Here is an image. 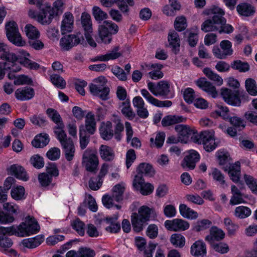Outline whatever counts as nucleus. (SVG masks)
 <instances>
[{"label":"nucleus","instance_id":"28","mask_svg":"<svg viewBox=\"0 0 257 257\" xmlns=\"http://www.w3.org/2000/svg\"><path fill=\"white\" fill-rule=\"evenodd\" d=\"M131 222L133 230L139 232L142 231L146 225V221L139 216L137 213H133L131 215Z\"/></svg>","mask_w":257,"mask_h":257},{"label":"nucleus","instance_id":"30","mask_svg":"<svg viewBox=\"0 0 257 257\" xmlns=\"http://www.w3.org/2000/svg\"><path fill=\"white\" fill-rule=\"evenodd\" d=\"M186 118L182 116L169 115L165 116L162 120L163 126H169L180 122H185Z\"/></svg>","mask_w":257,"mask_h":257},{"label":"nucleus","instance_id":"27","mask_svg":"<svg viewBox=\"0 0 257 257\" xmlns=\"http://www.w3.org/2000/svg\"><path fill=\"white\" fill-rule=\"evenodd\" d=\"M99 152L101 158L105 161H111L114 158L113 149L108 146L101 145L99 147Z\"/></svg>","mask_w":257,"mask_h":257},{"label":"nucleus","instance_id":"29","mask_svg":"<svg viewBox=\"0 0 257 257\" xmlns=\"http://www.w3.org/2000/svg\"><path fill=\"white\" fill-rule=\"evenodd\" d=\"M121 108V112L126 118L132 120L135 117V113L131 106L130 100L128 99L122 102L119 105Z\"/></svg>","mask_w":257,"mask_h":257},{"label":"nucleus","instance_id":"42","mask_svg":"<svg viewBox=\"0 0 257 257\" xmlns=\"http://www.w3.org/2000/svg\"><path fill=\"white\" fill-rule=\"evenodd\" d=\"M42 241L43 238L38 236L35 238L23 239L21 244L27 248H34L38 246Z\"/></svg>","mask_w":257,"mask_h":257},{"label":"nucleus","instance_id":"25","mask_svg":"<svg viewBox=\"0 0 257 257\" xmlns=\"http://www.w3.org/2000/svg\"><path fill=\"white\" fill-rule=\"evenodd\" d=\"M112 128V122L110 121H107L102 125L100 128V134L103 139L109 140L114 136Z\"/></svg>","mask_w":257,"mask_h":257},{"label":"nucleus","instance_id":"31","mask_svg":"<svg viewBox=\"0 0 257 257\" xmlns=\"http://www.w3.org/2000/svg\"><path fill=\"white\" fill-rule=\"evenodd\" d=\"M214 133L213 131H205L201 132L199 135H195L193 138V141L199 144H205L214 136Z\"/></svg>","mask_w":257,"mask_h":257},{"label":"nucleus","instance_id":"46","mask_svg":"<svg viewBox=\"0 0 257 257\" xmlns=\"http://www.w3.org/2000/svg\"><path fill=\"white\" fill-rule=\"evenodd\" d=\"M25 32L28 38L31 40L38 39L40 35L38 29L31 24H27L26 25Z\"/></svg>","mask_w":257,"mask_h":257},{"label":"nucleus","instance_id":"62","mask_svg":"<svg viewBox=\"0 0 257 257\" xmlns=\"http://www.w3.org/2000/svg\"><path fill=\"white\" fill-rule=\"evenodd\" d=\"M187 26L186 19L184 16L177 17L174 22V27L178 31L184 30Z\"/></svg>","mask_w":257,"mask_h":257},{"label":"nucleus","instance_id":"38","mask_svg":"<svg viewBox=\"0 0 257 257\" xmlns=\"http://www.w3.org/2000/svg\"><path fill=\"white\" fill-rule=\"evenodd\" d=\"M0 59L5 61L15 59V54L11 53L7 45L2 42H0Z\"/></svg>","mask_w":257,"mask_h":257},{"label":"nucleus","instance_id":"16","mask_svg":"<svg viewBox=\"0 0 257 257\" xmlns=\"http://www.w3.org/2000/svg\"><path fill=\"white\" fill-rule=\"evenodd\" d=\"M199 159V155L198 153L193 150L190 151L184 158L182 166L183 168H187L192 170L195 168V164Z\"/></svg>","mask_w":257,"mask_h":257},{"label":"nucleus","instance_id":"5","mask_svg":"<svg viewBox=\"0 0 257 257\" xmlns=\"http://www.w3.org/2000/svg\"><path fill=\"white\" fill-rule=\"evenodd\" d=\"M6 35L8 40L16 46L21 47L26 44L25 40L19 32L18 25L14 21H10L6 25Z\"/></svg>","mask_w":257,"mask_h":257},{"label":"nucleus","instance_id":"60","mask_svg":"<svg viewBox=\"0 0 257 257\" xmlns=\"http://www.w3.org/2000/svg\"><path fill=\"white\" fill-rule=\"evenodd\" d=\"M73 228L80 235L85 234V224L79 218H76L72 223Z\"/></svg>","mask_w":257,"mask_h":257},{"label":"nucleus","instance_id":"37","mask_svg":"<svg viewBox=\"0 0 257 257\" xmlns=\"http://www.w3.org/2000/svg\"><path fill=\"white\" fill-rule=\"evenodd\" d=\"M64 128V123H60L58 126H55L54 128V133L61 145H63V143H65L68 140H71V138L67 137Z\"/></svg>","mask_w":257,"mask_h":257},{"label":"nucleus","instance_id":"2","mask_svg":"<svg viewBox=\"0 0 257 257\" xmlns=\"http://www.w3.org/2000/svg\"><path fill=\"white\" fill-rule=\"evenodd\" d=\"M99 159L97 151L92 149L85 150L82 155V165L89 172L95 173L98 170Z\"/></svg>","mask_w":257,"mask_h":257},{"label":"nucleus","instance_id":"26","mask_svg":"<svg viewBox=\"0 0 257 257\" xmlns=\"http://www.w3.org/2000/svg\"><path fill=\"white\" fill-rule=\"evenodd\" d=\"M118 219V214H114L112 217H107L106 218V222L109 225L106 227V230L110 233H117L120 230V225L117 221Z\"/></svg>","mask_w":257,"mask_h":257},{"label":"nucleus","instance_id":"40","mask_svg":"<svg viewBox=\"0 0 257 257\" xmlns=\"http://www.w3.org/2000/svg\"><path fill=\"white\" fill-rule=\"evenodd\" d=\"M49 142V136L47 134H40L36 136L32 142V145L35 148H43Z\"/></svg>","mask_w":257,"mask_h":257},{"label":"nucleus","instance_id":"64","mask_svg":"<svg viewBox=\"0 0 257 257\" xmlns=\"http://www.w3.org/2000/svg\"><path fill=\"white\" fill-rule=\"evenodd\" d=\"M217 156L220 165L223 167H227L231 165L229 155L227 153L219 152L218 153Z\"/></svg>","mask_w":257,"mask_h":257},{"label":"nucleus","instance_id":"53","mask_svg":"<svg viewBox=\"0 0 257 257\" xmlns=\"http://www.w3.org/2000/svg\"><path fill=\"white\" fill-rule=\"evenodd\" d=\"M154 212V210L152 208L147 206H142L139 208L138 214L139 217L147 221L149 220L151 215L153 214Z\"/></svg>","mask_w":257,"mask_h":257},{"label":"nucleus","instance_id":"12","mask_svg":"<svg viewBox=\"0 0 257 257\" xmlns=\"http://www.w3.org/2000/svg\"><path fill=\"white\" fill-rule=\"evenodd\" d=\"M9 174L15 176L17 179L26 181L29 176L25 169L21 165L13 164L7 169Z\"/></svg>","mask_w":257,"mask_h":257},{"label":"nucleus","instance_id":"22","mask_svg":"<svg viewBox=\"0 0 257 257\" xmlns=\"http://www.w3.org/2000/svg\"><path fill=\"white\" fill-rule=\"evenodd\" d=\"M119 46H115L111 50L109 51L106 54L97 56L95 57V61H108L119 58L121 53L119 51Z\"/></svg>","mask_w":257,"mask_h":257},{"label":"nucleus","instance_id":"43","mask_svg":"<svg viewBox=\"0 0 257 257\" xmlns=\"http://www.w3.org/2000/svg\"><path fill=\"white\" fill-rule=\"evenodd\" d=\"M212 222L208 219H203L197 221L193 225L192 229L196 232L204 231L209 228Z\"/></svg>","mask_w":257,"mask_h":257},{"label":"nucleus","instance_id":"50","mask_svg":"<svg viewBox=\"0 0 257 257\" xmlns=\"http://www.w3.org/2000/svg\"><path fill=\"white\" fill-rule=\"evenodd\" d=\"M165 138V134L164 132L158 133L155 139L153 138L150 139L151 147L160 148L162 147Z\"/></svg>","mask_w":257,"mask_h":257},{"label":"nucleus","instance_id":"8","mask_svg":"<svg viewBox=\"0 0 257 257\" xmlns=\"http://www.w3.org/2000/svg\"><path fill=\"white\" fill-rule=\"evenodd\" d=\"M40 7L39 13L37 14V21L42 25L50 24L55 17L50 9V5H43Z\"/></svg>","mask_w":257,"mask_h":257},{"label":"nucleus","instance_id":"39","mask_svg":"<svg viewBox=\"0 0 257 257\" xmlns=\"http://www.w3.org/2000/svg\"><path fill=\"white\" fill-rule=\"evenodd\" d=\"M100 2L103 6L107 8L111 7L114 3L117 2L118 7L122 12H127L128 11L127 6L121 0H100Z\"/></svg>","mask_w":257,"mask_h":257},{"label":"nucleus","instance_id":"59","mask_svg":"<svg viewBox=\"0 0 257 257\" xmlns=\"http://www.w3.org/2000/svg\"><path fill=\"white\" fill-rule=\"evenodd\" d=\"M25 192V188L23 187L18 186L11 190V196L16 200H20L24 198Z\"/></svg>","mask_w":257,"mask_h":257},{"label":"nucleus","instance_id":"3","mask_svg":"<svg viewBox=\"0 0 257 257\" xmlns=\"http://www.w3.org/2000/svg\"><path fill=\"white\" fill-rule=\"evenodd\" d=\"M106 82L107 80L104 76H101L95 78L89 86L90 92L102 100H107L108 98L109 88L106 86Z\"/></svg>","mask_w":257,"mask_h":257},{"label":"nucleus","instance_id":"7","mask_svg":"<svg viewBox=\"0 0 257 257\" xmlns=\"http://www.w3.org/2000/svg\"><path fill=\"white\" fill-rule=\"evenodd\" d=\"M164 224L168 230L173 231H184L190 226L188 221L179 218L166 220Z\"/></svg>","mask_w":257,"mask_h":257},{"label":"nucleus","instance_id":"4","mask_svg":"<svg viewBox=\"0 0 257 257\" xmlns=\"http://www.w3.org/2000/svg\"><path fill=\"white\" fill-rule=\"evenodd\" d=\"M99 37L102 42L109 44L112 40V34H116L118 26L111 21H104L98 28Z\"/></svg>","mask_w":257,"mask_h":257},{"label":"nucleus","instance_id":"36","mask_svg":"<svg viewBox=\"0 0 257 257\" xmlns=\"http://www.w3.org/2000/svg\"><path fill=\"white\" fill-rule=\"evenodd\" d=\"M149 67V69H153V70L148 73L149 77L151 79L157 80L160 78H162L163 77V73L161 71L163 68L162 65L155 63L152 64Z\"/></svg>","mask_w":257,"mask_h":257},{"label":"nucleus","instance_id":"61","mask_svg":"<svg viewBox=\"0 0 257 257\" xmlns=\"http://www.w3.org/2000/svg\"><path fill=\"white\" fill-rule=\"evenodd\" d=\"M31 164L35 168L41 169L44 166V161L43 157L39 155H34L30 159Z\"/></svg>","mask_w":257,"mask_h":257},{"label":"nucleus","instance_id":"49","mask_svg":"<svg viewBox=\"0 0 257 257\" xmlns=\"http://www.w3.org/2000/svg\"><path fill=\"white\" fill-rule=\"evenodd\" d=\"M204 74L211 80L214 82L217 85L220 86L223 83V79L217 74L214 73L211 70L208 68L203 70Z\"/></svg>","mask_w":257,"mask_h":257},{"label":"nucleus","instance_id":"32","mask_svg":"<svg viewBox=\"0 0 257 257\" xmlns=\"http://www.w3.org/2000/svg\"><path fill=\"white\" fill-rule=\"evenodd\" d=\"M179 211L181 215L186 218L195 219L198 216V214L196 211L191 209L184 204H181L180 205Z\"/></svg>","mask_w":257,"mask_h":257},{"label":"nucleus","instance_id":"6","mask_svg":"<svg viewBox=\"0 0 257 257\" xmlns=\"http://www.w3.org/2000/svg\"><path fill=\"white\" fill-rule=\"evenodd\" d=\"M221 95L223 100L227 103L234 105L240 106L241 100L239 97V92L238 90L232 91L228 88H222Z\"/></svg>","mask_w":257,"mask_h":257},{"label":"nucleus","instance_id":"35","mask_svg":"<svg viewBox=\"0 0 257 257\" xmlns=\"http://www.w3.org/2000/svg\"><path fill=\"white\" fill-rule=\"evenodd\" d=\"M81 22L85 33L93 32L92 21L89 14L83 13L81 17Z\"/></svg>","mask_w":257,"mask_h":257},{"label":"nucleus","instance_id":"24","mask_svg":"<svg viewBox=\"0 0 257 257\" xmlns=\"http://www.w3.org/2000/svg\"><path fill=\"white\" fill-rule=\"evenodd\" d=\"M86 131L89 135H93L96 130V122L95 121L94 114L91 112H88L85 120V126Z\"/></svg>","mask_w":257,"mask_h":257},{"label":"nucleus","instance_id":"33","mask_svg":"<svg viewBox=\"0 0 257 257\" xmlns=\"http://www.w3.org/2000/svg\"><path fill=\"white\" fill-rule=\"evenodd\" d=\"M237 11L241 16L249 17L253 15L255 12L254 8L248 3H241L236 8Z\"/></svg>","mask_w":257,"mask_h":257},{"label":"nucleus","instance_id":"15","mask_svg":"<svg viewBox=\"0 0 257 257\" xmlns=\"http://www.w3.org/2000/svg\"><path fill=\"white\" fill-rule=\"evenodd\" d=\"M111 122L114 123V131L115 139L120 141L122 137V132L124 131V125L122 122L120 116L116 114H112L111 116Z\"/></svg>","mask_w":257,"mask_h":257},{"label":"nucleus","instance_id":"63","mask_svg":"<svg viewBox=\"0 0 257 257\" xmlns=\"http://www.w3.org/2000/svg\"><path fill=\"white\" fill-rule=\"evenodd\" d=\"M244 179L252 192L257 194V180L247 174L244 175Z\"/></svg>","mask_w":257,"mask_h":257},{"label":"nucleus","instance_id":"14","mask_svg":"<svg viewBox=\"0 0 257 257\" xmlns=\"http://www.w3.org/2000/svg\"><path fill=\"white\" fill-rule=\"evenodd\" d=\"M58 174L57 168H50L48 169L47 173H43L39 175V181L42 186H47L52 182L53 176H57Z\"/></svg>","mask_w":257,"mask_h":257},{"label":"nucleus","instance_id":"11","mask_svg":"<svg viewBox=\"0 0 257 257\" xmlns=\"http://www.w3.org/2000/svg\"><path fill=\"white\" fill-rule=\"evenodd\" d=\"M179 138L181 142H186L188 138L195 134V130L191 128L189 126L183 124H178L175 127Z\"/></svg>","mask_w":257,"mask_h":257},{"label":"nucleus","instance_id":"13","mask_svg":"<svg viewBox=\"0 0 257 257\" xmlns=\"http://www.w3.org/2000/svg\"><path fill=\"white\" fill-rule=\"evenodd\" d=\"M74 26V17L70 12L65 13L63 16L61 25V31L62 34H65L72 31Z\"/></svg>","mask_w":257,"mask_h":257},{"label":"nucleus","instance_id":"54","mask_svg":"<svg viewBox=\"0 0 257 257\" xmlns=\"http://www.w3.org/2000/svg\"><path fill=\"white\" fill-rule=\"evenodd\" d=\"M170 242L176 247H182L185 243V237L180 234H173L170 237Z\"/></svg>","mask_w":257,"mask_h":257},{"label":"nucleus","instance_id":"44","mask_svg":"<svg viewBox=\"0 0 257 257\" xmlns=\"http://www.w3.org/2000/svg\"><path fill=\"white\" fill-rule=\"evenodd\" d=\"M65 0H56L53 3V7L50 6V9L55 16L61 15L65 9Z\"/></svg>","mask_w":257,"mask_h":257},{"label":"nucleus","instance_id":"57","mask_svg":"<svg viewBox=\"0 0 257 257\" xmlns=\"http://www.w3.org/2000/svg\"><path fill=\"white\" fill-rule=\"evenodd\" d=\"M168 38L170 45H171L173 49H176L180 46V39L176 32L175 31L170 32Z\"/></svg>","mask_w":257,"mask_h":257},{"label":"nucleus","instance_id":"45","mask_svg":"<svg viewBox=\"0 0 257 257\" xmlns=\"http://www.w3.org/2000/svg\"><path fill=\"white\" fill-rule=\"evenodd\" d=\"M229 112V109L226 106L218 105L217 109L212 112L211 115L213 117L219 116L225 120H228L230 117Z\"/></svg>","mask_w":257,"mask_h":257},{"label":"nucleus","instance_id":"51","mask_svg":"<svg viewBox=\"0 0 257 257\" xmlns=\"http://www.w3.org/2000/svg\"><path fill=\"white\" fill-rule=\"evenodd\" d=\"M89 136H87L83 125L79 127L80 147L82 150L85 149L89 142Z\"/></svg>","mask_w":257,"mask_h":257},{"label":"nucleus","instance_id":"9","mask_svg":"<svg viewBox=\"0 0 257 257\" xmlns=\"http://www.w3.org/2000/svg\"><path fill=\"white\" fill-rule=\"evenodd\" d=\"M226 23V19L221 16L213 15L212 19H207L201 25V30L205 32L215 31L218 29L216 25H223Z\"/></svg>","mask_w":257,"mask_h":257},{"label":"nucleus","instance_id":"23","mask_svg":"<svg viewBox=\"0 0 257 257\" xmlns=\"http://www.w3.org/2000/svg\"><path fill=\"white\" fill-rule=\"evenodd\" d=\"M157 96H164L167 98H172L174 93L170 90V84L165 81H161L158 83Z\"/></svg>","mask_w":257,"mask_h":257},{"label":"nucleus","instance_id":"58","mask_svg":"<svg viewBox=\"0 0 257 257\" xmlns=\"http://www.w3.org/2000/svg\"><path fill=\"white\" fill-rule=\"evenodd\" d=\"M92 15L97 21L101 22L106 19L108 15L106 13L103 11L99 7L94 6L92 8Z\"/></svg>","mask_w":257,"mask_h":257},{"label":"nucleus","instance_id":"19","mask_svg":"<svg viewBox=\"0 0 257 257\" xmlns=\"http://www.w3.org/2000/svg\"><path fill=\"white\" fill-rule=\"evenodd\" d=\"M196 84L203 91L206 92L212 97H216L217 94L216 88L210 82L205 78H202L196 81Z\"/></svg>","mask_w":257,"mask_h":257},{"label":"nucleus","instance_id":"48","mask_svg":"<svg viewBox=\"0 0 257 257\" xmlns=\"http://www.w3.org/2000/svg\"><path fill=\"white\" fill-rule=\"evenodd\" d=\"M251 210L247 207L239 206L234 210V216L240 219H243L248 217L251 214Z\"/></svg>","mask_w":257,"mask_h":257},{"label":"nucleus","instance_id":"52","mask_svg":"<svg viewBox=\"0 0 257 257\" xmlns=\"http://www.w3.org/2000/svg\"><path fill=\"white\" fill-rule=\"evenodd\" d=\"M245 88L247 92L251 95H257V86L255 81L252 78H247L245 82Z\"/></svg>","mask_w":257,"mask_h":257},{"label":"nucleus","instance_id":"17","mask_svg":"<svg viewBox=\"0 0 257 257\" xmlns=\"http://www.w3.org/2000/svg\"><path fill=\"white\" fill-rule=\"evenodd\" d=\"M225 171H227L230 179L235 183L237 182L240 179V163L236 162L234 164L227 167L222 168Z\"/></svg>","mask_w":257,"mask_h":257},{"label":"nucleus","instance_id":"10","mask_svg":"<svg viewBox=\"0 0 257 257\" xmlns=\"http://www.w3.org/2000/svg\"><path fill=\"white\" fill-rule=\"evenodd\" d=\"M4 68L5 71H9L8 77L10 79H13L15 75L13 74L19 72L21 70V63L18 60V58L15 54V59L14 60H7L3 62Z\"/></svg>","mask_w":257,"mask_h":257},{"label":"nucleus","instance_id":"41","mask_svg":"<svg viewBox=\"0 0 257 257\" xmlns=\"http://www.w3.org/2000/svg\"><path fill=\"white\" fill-rule=\"evenodd\" d=\"M209 175L212 176L213 179L221 187L225 188L227 186L223 174L218 169L212 168Z\"/></svg>","mask_w":257,"mask_h":257},{"label":"nucleus","instance_id":"20","mask_svg":"<svg viewBox=\"0 0 257 257\" xmlns=\"http://www.w3.org/2000/svg\"><path fill=\"white\" fill-rule=\"evenodd\" d=\"M225 233L224 231L216 226H212L210 229L209 234L207 235L205 240L212 244L215 240L219 241L224 238Z\"/></svg>","mask_w":257,"mask_h":257},{"label":"nucleus","instance_id":"1","mask_svg":"<svg viewBox=\"0 0 257 257\" xmlns=\"http://www.w3.org/2000/svg\"><path fill=\"white\" fill-rule=\"evenodd\" d=\"M39 229V225L35 219L29 216L26 218L25 222H22L18 226L13 225L8 227L0 226V234L24 237L37 233Z\"/></svg>","mask_w":257,"mask_h":257},{"label":"nucleus","instance_id":"55","mask_svg":"<svg viewBox=\"0 0 257 257\" xmlns=\"http://www.w3.org/2000/svg\"><path fill=\"white\" fill-rule=\"evenodd\" d=\"M138 174H141L142 175L144 174L150 176H153L154 174L152 166L145 163H141L139 165L138 167Z\"/></svg>","mask_w":257,"mask_h":257},{"label":"nucleus","instance_id":"56","mask_svg":"<svg viewBox=\"0 0 257 257\" xmlns=\"http://www.w3.org/2000/svg\"><path fill=\"white\" fill-rule=\"evenodd\" d=\"M124 187L120 184H117L112 189V197L116 202H119L123 199V194Z\"/></svg>","mask_w":257,"mask_h":257},{"label":"nucleus","instance_id":"21","mask_svg":"<svg viewBox=\"0 0 257 257\" xmlns=\"http://www.w3.org/2000/svg\"><path fill=\"white\" fill-rule=\"evenodd\" d=\"M191 253L196 257H203L206 254L205 243L202 240L196 241L191 247Z\"/></svg>","mask_w":257,"mask_h":257},{"label":"nucleus","instance_id":"18","mask_svg":"<svg viewBox=\"0 0 257 257\" xmlns=\"http://www.w3.org/2000/svg\"><path fill=\"white\" fill-rule=\"evenodd\" d=\"M15 94L18 99L25 101L32 98L34 96L35 91L33 88L26 86L17 89Z\"/></svg>","mask_w":257,"mask_h":257},{"label":"nucleus","instance_id":"47","mask_svg":"<svg viewBox=\"0 0 257 257\" xmlns=\"http://www.w3.org/2000/svg\"><path fill=\"white\" fill-rule=\"evenodd\" d=\"M223 224L229 235H234L239 228L238 225L235 224L229 217H226L223 219Z\"/></svg>","mask_w":257,"mask_h":257},{"label":"nucleus","instance_id":"34","mask_svg":"<svg viewBox=\"0 0 257 257\" xmlns=\"http://www.w3.org/2000/svg\"><path fill=\"white\" fill-rule=\"evenodd\" d=\"M65 153L66 159L70 161L73 160L75 154V147L72 140H68L65 143L62 145Z\"/></svg>","mask_w":257,"mask_h":257}]
</instances>
